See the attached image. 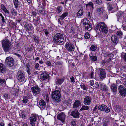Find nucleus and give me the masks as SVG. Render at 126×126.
Listing matches in <instances>:
<instances>
[{"label": "nucleus", "instance_id": "1", "mask_svg": "<svg viewBox=\"0 0 126 126\" xmlns=\"http://www.w3.org/2000/svg\"><path fill=\"white\" fill-rule=\"evenodd\" d=\"M95 29L97 31L99 30L100 31L106 33L108 32V29L106 25L103 22H101L96 26Z\"/></svg>", "mask_w": 126, "mask_h": 126}, {"label": "nucleus", "instance_id": "2", "mask_svg": "<svg viewBox=\"0 0 126 126\" xmlns=\"http://www.w3.org/2000/svg\"><path fill=\"white\" fill-rule=\"evenodd\" d=\"M2 46L3 49L5 51L9 50L10 48L11 44L10 41L5 38L2 41Z\"/></svg>", "mask_w": 126, "mask_h": 126}, {"label": "nucleus", "instance_id": "3", "mask_svg": "<svg viewBox=\"0 0 126 126\" xmlns=\"http://www.w3.org/2000/svg\"><path fill=\"white\" fill-rule=\"evenodd\" d=\"M52 98L55 102H60L61 99V95L60 92L58 90L53 91L52 93Z\"/></svg>", "mask_w": 126, "mask_h": 126}, {"label": "nucleus", "instance_id": "4", "mask_svg": "<svg viewBox=\"0 0 126 126\" xmlns=\"http://www.w3.org/2000/svg\"><path fill=\"white\" fill-rule=\"evenodd\" d=\"M64 37L63 34L60 33H57L53 38V41L55 43H60L63 41Z\"/></svg>", "mask_w": 126, "mask_h": 126}, {"label": "nucleus", "instance_id": "5", "mask_svg": "<svg viewBox=\"0 0 126 126\" xmlns=\"http://www.w3.org/2000/svg\"><path fill=\"white\" fill-rule=\"evenodd\" d=\"M41 116H39L37 114H33L31 115L30 118V123L32 126H35V122L37 120H39V118H41Z\"/></svg>", "mask_w": 126, "mask_h": 126}, {"label": "nucleus", "instance_id": "6", "mask_svg": "<svg viewBox=\"0 0 126 126\" xmlns=\"http://www.w3.org/2000/svg\"><path fill=\"white\" fill-rule=\"evenodd\" d=\"M14 64V61L11 57H8L6 58L5 60V64L7 66L12 67Z\"/></svg>", "mask_w": 126, "mask_h": 126}, {"label": "nucleus", "instance_id": "7", "mask_svg": "<svg viewBox=\"0 0 126 126\" xmlns=\"http://www.w3.org/2000/svg\"><path fill=\"white\" fill-rule=\"evenodd\" d=\"M85 27V29L88 30H91L92 28L91 24L89 21L86 19H84L82 22Z\"/></svg>", "mask_w": 126, "mask_h": 126}, {"label": "nucleus", "instance_id": "8", "mask_svg": "<svg viewBox=\"0 0 126 126\" xmlns=\"http://www.w3.org/2000/svg\"><path fill=\"white\" fill-rule=\"evenodd\" d=\"M65 47L67 50L69 52L73 51L75 49V47L73 44L71 42H67L65 45Z\"/></svg>", "mask_w": 126, "mask_h": 126}, {"label": "nucleus", "instance_id": "9", "mask_svg": "<svg viewBox=\"0 0 126 126\" xmlns=\"http://www.w3.org/2000/svg\"><path fill=\"white\" fill-rule=\"evenodd\" d=\"M17 76L18 80L19 82H22L24 81L25 76L23 71H19Z\"/></svg>", "mask_w": 126, "mask_h": 126}, {"label": "nucleus", "instance_id": "10", "mask_svg": "<svg viewBox=\"0 0 126 126\" xmlns=\"http://www.w3.org/2000/svg\"><path fill=\"white\" fill-rule=\"evenodd\" d=\"M98 108L99 110H110L109 108L104 104L100 105L98 106L96 105L94 108V110H96Z\"/></svg>", "mask_w": 126, "mask_h": 126}, {"label": "nucleus", "instance_id": "11", "mask_svg": "<svg viewBox=\"0 0 126 126\" xmlns=\"http://www.w3.org/2000/svg\"><path fill=\"white\" fill-rule=\"evenodd\" d=\"M118 90L121 96H124L126 94L125 88L122 85H120L118 88Z\"/></svg>", "mask_w": 126, "mask_h": 126}, {"label": "nucleus", "instance_id": "12", "mask_svg": "<svg viewBox=\"0 0 126 126\" xmlns=\"http://www.w3.org/2000/svg\"><path fill=\"white\" fill-rule=\"evenodd\" d=\"M65 117V115L64 113L62 112L59 114L57 116V118L63 123L64 122Z\"/></svg>", "mask_w": 126, "mask_h": 126}, {"label": "nucleus", "instance_id": "13", "mask_svg": "<svg viewBox=\"0 0 126 126\" xmlns=\"http://www.w3.org/2000/svg\"><path fill=\"white\" fill-rule=\"evenodd\" d=\"M49 76L48 74L46 72H43L40 75V79L41 80H44L48 78Z\"/></svg>", "mask_w": 126, "mask_h": 126}, {"label": "nucleus", "instance_id": "14", "mask_svg": "<svg viewBox=\"0 0 126 126\" xmlns=\"http://www.w3.org/2000/svg\"><path fill=\"white\" fill-rule=\"evenodd\" d=\"M99 76L101 79H102L105 78L106 74L103 69H100L99 70Z\"/></svg>", "mask_w": 126, "mask_h": 126}, {"label": "nucleus", "instance_id": "15", "mask_svg": "<svg viewBox=\"0 0 126 126\" xmlns=\"http://www.w3.org/2000/svg\"><path fill=\"white\" fill-rule=\"evenodd\" d=\"M32 89L33 93L36 94H39L40 91L39 88L37 86H35L32 87Z\"/></svg>", "mask_w": 126, "mask_h": 126}, {"label": "nucleus", "instance_id": "16", "mask_svg": "<svg viewBox=\"0 0 126 126\" xmlns=\"http://www.w3.org/2000/svg\"><path fill=\"white\" fill-rule=\"evenodd\" d=\"M81 102L79 100H76L73 104V108H79L81 106Z\"/></svg>", "mask_w": 126, "mask_h": 126}, {"label": "nucleus", "instance_id": "17", "mask_svg": "<svg viewBox=\"0 0 126 126\" xmlns=\"http://www.w3.org/2000/svg\"><path fill=\"white\" fill-rule=\"evenodd\" d=\"M65 80V78L63 77L60 78H59L57 79L56 83L57 85H61Z\"/></svg>", "mask_w": 126, "mask_h": 126}, {"label": "nucleus", "instance_id": "18", "mask_svg": "<svg viewBox=\"0 0 126 126\" xmlns=\"http://www.w3.org/2000/svg\"><path fill=\"white\" fill-rule=\"evenodd\" d=\"M91 101V98L90 97L87 96L85 97L84 99V103L87 105H89Z\"/></svg>", "mask_w": 126, "mask_h": 126}, {"label": "nucleus", "instance_id": "19", "mask_svg": "<svg viewBox=\"0 0 126 126\" xmlns=\"http://www.w3.org/2000/svg\"><path fill=\"white\" fill-rule=\"evenodd\" d=\"M32 24H28L26 23L24 25V27L26 30L28 31H29L32 28Z\"/></svg>", "mask_w": 126, "mask_h": 126}, {"label": "nucleus", "instance_id": "20", "mask_svg": "<svg viewBox=\"0 0 126 126\" xmlns=\"http://www.w3.org/2000/svg\"><path fill=\"white\" fill-rule=\"evenodd\" d=\"M72 116H73L75 118H78L79 114L78 112V111H75L72 112L71 113Z\"/></svg>", "mask_w": 126, "mask_h": 126}, {"label": "nucleus", "instance_id": "21", "mask_svg": "<svg viewBox=\"0 0 126 126\" xmlns=\"http://www.w3.org/2000/svg\"><path fill=\"white\" fill-rule=\"evenodd\" d=\"M111 40L114 43L117 44L118 41V40L116 36L113 35L111 37Z\"/></svg>", "mask_w": 126, "mask_h": 126}, {"label": "nucleus", "instance_id": "22", "mask_svg": "<svg viewBox=\"0 0 126 126\" xmlns=\"http://www.w3.org/2000/svg\"><path fill=\"white\" fill-rule=\"evenodd\" d=\"M39 104L41 107V109L42 110H44L46 106L45 102L44 100H41L40 101Z\"/></svg>", "mask_w": 126, "mask_h": 126}, {"label": "nucleus", "instance_id": "23", "mask_svg": "<svg viewBox=\"0 0 126 126\" xmlns=\"http://www.w3.org/2000/svg\"><path fill=\"white\" fill-rule=\"evenodd\" d=\"M6 67L2 63H0V72L2 73L4 72L5 71Z\"/></svg>", "mask_w": 126, "mask_h": 126}, {"label": "nucleus", "instance_id": "24", "mask_svg": "<svg viewBox=\"0 0 126 126\" xmlns=\"http://www.w3.org/2000/svg\"><path fill=\"white\" fill-rule=\"evenodd\" d=\"M13 2L14 5L15 6L16 9H17L20 5V2L18 0H13Z\"/></svg>", "mask_w": 126, "mask_h": 126}, {"label": "nucleus", "instance_id": "25", "mask_svg": "<svg viewBox=\"0 0 126 126\" xmlns=\"http://www.w3.org/2000/svg\"><path fill=\"white\" fill-rule=\"evenodd\" d=\"M100 88L101 90L103 91H107L108 89L106 85L104 83H101L100 84Z\"/></svg>", "mask_w": 126, "mask_h": 126}, {"label": "nucleus", "instance_id": "26", "mask_svg": "<svg viewBox=\"0 0 126 126\" xmlns=\"http://www.w3.org/2000/svg\"><path fill=\"white\" fill-rule=\"evenodd\" d=\"M112 91L113 92H115L117 89V86L114 84H111L110 87Z\"/></svg>", "mask_w": 126, "mask_h": 126}, {"label": "nucleus", "instance_id": "27", "mask_svg": "<svg viewBox=\"0 0 126 126\" xmlns=\"http://www.w3.org/2000/svg\"><path fill=\"white\" fill-rule=\"evenodd\" d=\"M83 13V8H81L77 12V16H82Z\"/></svg>", "mask_w": 126, "mask_h": 126}, {"label": "nucleus", "instance_id": "28", "mask_svg": "<svg viewBox=\"0 0 126 126\" xmlns=\"http://www.w3.org/2000/svg\"><path fill=\"white\" fill-rule=\"evenodd\" d=\"M11 13L14 16H16L17 14L16 11L14 8L12 9L11 10Z\"/></svg>", "mask_w": 126, "mask_h": 126}, {"label": "nucleus", "instance_id": "29", "mask_svg": "<svg viewBox=\"0 0 126 126\" xmlns=\"http://www.w3.org/2000/svg\"><path fill=\"white\" fill-rule=\"evenodd\" d=\"M97 12L100 14H102L104 11L103 9L101 7H99L97 8Z\"/></svg>", "mask_w": 126, "mask_h": 126}, {"label": "nucleus", "instance_id": "30", "mask_svg": "<svg viewBox=\"0 0 126 126\" xmlns=\"http://www.w3.org/2000/svg\"><path fill=\"white\" fill-rule=\"evenodd\" d=\"M68 15V13L65 12L63 13L61 16H59V17H61L63 19L66 17Z\"/></svg>", "mask_w": 126, "mask_h": 126}, {"label": "nucleus", "instance_id": "31", "mask_svg": "<svg viewBox=\"0 0 126 126\" xmlns=\"http://www.w3.org/2000/svg\"><path fill=\"white\" fill-rule=\"evenodd\" d=\"M93 4L92 2H90L88 4H86V7H90L91 9V8L93 9Z\"/></svg>", "mask_w": 126, "mask_h": 126}, {"label": "nucleus", "instance_id": "32", "mask_svg": "<svg viewBox=\"0 0 126 126\" xmlns=\"http://www.w3.org/2000/svg\"><path fill=\"white\" fill-rule=\"evenodd\" d=\"M91 60L93 61H96L97 60V57L96 56H92L90 57Z\"/></svg>", "mask_w": 126, "mask_h": 126}, {"label": "nucleus", "instance_id": "33", "mask_svg": "<svg viewBox=\"0 0 126 126\" xmlns=\"http://www.w3.org/2000/svg\"><path fill=\"white\" fill-rule=\"evenodd\" d=\"M10 95L7 93L4 94V98L6 100L9 99Z\"/></svg>", "mask_w": 126, "mask_h": 126}, {"label": "nucleus", "instance_id": "34", "mask_svg": "<svg viewBox=\"0 0 126 126\" xmlns=\"http://www.w3.org/2000/svg\"><path fill=\"white\" fill-rule=\"evenodd\" d=\"M69 35H74L75 36L76 35V33H75V31L74 30H71L70 32L69 33Z\"/></svg>", "mask_w": 126, "mask_h": 126}, {"label": "nucleus", "instance_id": "35", "mask_svg": "<svg viewBox=\"0 0 126 126\" xmlns=\"http://www.w3.org/2000/svg\"><path fill=\"white\" fill-rule=\"evenodd\" d=\"M88 109V106L84 105L82 106V108L80 109V110H86Z\"/></svg>", "mask_w": 126, "mask_h": 126}, {"label": "nucleus", "instance_id": "36", "mask_svg": "<svg viewBox=\"0 0 126 126\" xmlns=\"http://www.w3.org/2000/svg\"><path fill=\"white\" fill-rule=\"evenodd\" d=\"M63 19L61 17H60L58 19V21L59 23L61 25H62L63 23Z\"/></svg>", "mask_w": 126, "mask_h": 126}, {"label": "nucleus", "instance_id": "37", "mask_svg": "<svg viewBox=\"0 0 126 126\" xmlns=\"http://www.w3.org/2000/svg\"><path fill=\"white\" fill-rule=\"evenodd\" d=\"M93 2L95 3H96L97 4L100 5L102 2V1L101 0H91Z\"/></svg>", "mask_w": 126, "mask_h": 126}, {"label": "nucleus", "instance_id": "38", "mask_svg": "<svg viewBox=\"0 0 126 126\" xmlns=\"http://www.w3.org/2000/svg\"><path fill=\"white\" fill-rule=\"evenodd\" d=\"M121 57L126 62V53H122L121 55Z\"/></svg>", "mask_w": 126, "mask_h": 126}, {"label": "nucleus", "instance_id": "39", "mask_svg": "<svg viewBox=\"0 0 126 126\" xmlns=\"http://www.w3.org/2000/svg\"><path fill=\"white\" fill-rule=\"evenodd\" d=\"M97 48V47L95 46L92 45L90 47V49L92 51H95Z\"/></svg>", "mask_w": 126, "mask_h": 126}, {"label": "nucleus", "instance_id": "40", "mask_svg": "<svg viewBox=\"0 0 126 126\" xmlns=\"http://www.w3.org/2000/svg\"><path fill=\"white\" fill-rule=\"evenodd\" d=\"M28 100V97L27 96H25L24 97L23 99L22 100V101L24 103H26L27 102Z\"/></svg>", "mask_w": 126, "mask_h": 126}, {"label": "nucleus", "instance_id": "41", "mask_svg": "<svg viewBox=\"0 0 126 126\" xmlns=\"http://www.w3.org/2000/svg\"><path fill=\"white\" fill-rule=\"evenodd\" d=\"M43 32L45 33V34L47 36L49 34L48 30L46 29H43Z\"/></svg>", "mask_w": 126, "mask_h": 126}, {"label": "nucleus", "instance_id": "42", "mask_svg": "<svg viewBox=\"0 0 126 126\" xmlns=\"http://www.w3.org/2000/svg\"><path fill=\"white\" fill-rule=\"evenodd\" d=\"M90 37V34L88 32L86 33L84 36L85 38L86 39L89 38Z\"/></svg>", "mask_w": 126, "mask_h": 126}, {"label": "nucleus", "instance_id": "43", "mask_svg": "<svg viewBox=\"0 0 126 126\" xmlns=\"http://www.w3.org/2000/svg\"><path fill=\"white\" fill-rule=\"evenodd\" d=\"M32 50V48L31 47H28L26 49V51L28 52H31Z\"/></svg>", "mask_w": 126, "mask_h": 126}, {"label": "nucleus", "instance_id": "44", "mask_svg": "<svg viewBox=\"0 0 126 126\" xmlns=\"http://www.w3.org/2000/svg\"><path fill=\"white\" fill-rule=\"evenodd\" d=\"M34 24L37 25L40 23V21L39 19L37 18L36 20L34 21Z\"/></svg>", "mask_w": 126, "mask_h": 126}, {"label": "nucleus", "instance_id": "45", "mask_svg": "<svg viewBox=\"0 0 126 126\" xmlns=\"http://www.w3.org/2000/svg\"><path fill=\"white\" fill-rule=\"evenodd\" d=\"M117 34L118 36H120L121 37L122 36V32L120 31H118L117 33Z\"/></svg>", "mask_w": 126, "mask_h": 126}, {"label": "nucleus", "instance_id": "46", "mask_svg": "<svg viewBox=\"0 0 126 126\" xmlns=\"http://www.w3.org/2000/svg\"><path fill=\"white\" fill-rule=\"evenodd\" d=\"M81 87L82 89L83 90H85L86 88V86L83 83H82L81 84Z\"/></svg>", "mask_w": 126, "mask_h": 126}, {"label": "nucleus", "instance_id": "47", "mask_svg": "<svg viewBox=\"0 0 126 126\" xmlns=\"http://www.w3.org/2000/svg\"><path fill=\"white\" fill-rule=\"evenodd\" d=\"M62 7L61 6H58L57 8V10L59 13H60L62 11Z\"/></svg>", "mask_w": 126, "mask_h": 126}, {"label": "nucleus", "instance_id": "48", "mask_svg": "<svg viewBox=\"0 0 126 126\" xmlns=\"http://www.w3.org/2000/svg\"><path fill=\"white\" fill-rule=\"evenodd\" d=\"M71 124L72 126H76V121L75 120H73L71 122Z\"/></svg>", "mask_w": 126, "mask_h": 126}, {"label": "nucleus", "instance_id": "49", "mask_svg": "<svg viewBox=\"0 0 126 126\" xmlns=\"http://www.w3.org/2000/svg\"><path fill=\"white\" fill-rule=\"evenodd\" d=\"M33 38L34 39V40L36 42H38V37H37L36 36H34L33 37Z\"/></svg>", "mask_w": 126, "mask_h": 126}, {"label": "nucleus", "instance_id": "50", "mask_svg": "<svg viewBox=\"0 0 126 126\" xmlns=\"http://www.w3.org/2000/svg\"><path fill=\"white\" fill-rule=\"evenodd\" d=\"M94 73L93 72H92L89 75L90 78H89V79H91L94 77Z\"/></svg>", "mask_w": 126, "mask_h": 126}, {"label": "nucleus", "instance_id": "51", "mask_svg": "<svg viewBox=\"0 0 126 126\" xmlns=\"http://www.w3.org/2000/svg\"><path fill=\"white\" fill-rule=\"evenodd\" d=\"M46 99L47 102H48L49 101V95L48 94H46Z\"/></svg>", "mask_w": 126, "mask_h": 126}, {"label": "nucleus", "instance_id": "52", "mask_svg": "<svg viewBox=\"0 0 126 126\" xmlns=\"http://www.w3.org/2000/svg\"><path fill=\"white\" fill-rule=\"evenodd\" d=\"M94 86L96 88H99V85L98 83L96 82L94 84Z\"/></svg>", "mask_w": 126, "mask_h": 126}, {"label": "nucleus", "instance_id": "53", "mask_svg": "<svg viewBox=\"0 0 126 126\" xmlns=\"http://www.w3.org/2000/svg\"><path fill=\"white\" fill-rule=\"evenodd\" d=\"M89 83V84L91 86H93L94 83V82L93 80H90Z\"/></svg>", "mask_w": 126, "mask_h": 126}, {"label": "nucleus", "instance_id": "54", "mask_svg": "<svg viewBox=\"0 0 126 126\" xmlns=\"http://www.w3.org/2000/svg\"><path fill=\"white\" fill-rule=\"evenodd\" d=\"M107 63V61H106L105 60L102 61L101 62V63L103 65H105Z\"/></svg>", "mask_w": 126, "mask_h": 126}, {"label": "nucleus", "instance_id": "55", "mask_svg": "<svg viewBox=\"0 0 126 126\" xmlns=\"http://www.w3.org/2000/svg\"><path fill=\"white\" fill-rule=\"evenodd\" d=\"M0 16L1 17L2 20L3 22H5L4 17H3L2 14L0 13Z\"/></svg>", "mask_w": 126, "mask_h": 126}, {"label": "nucleus", "instance_id": "56", "mask_svg": "<svg viewBox=\"0 0 126 126\" xmlns=\"http://www.w3.org/2000/svg\"><path fill=\"white\" fill-rule=\"evenodd\" d=\"M5 82V80L4 79L0 78V83H3Z\"/></svg>", "mask_w": 126, "mask_h": 126}, {"label": "nucleus", "instance_id": "57", "mask_svg": "<svg viewBox=\"0 0 126 126\" xmlns=\"http://www.w3.org/2000/svg\"><path fill=\"white\" fill-rule=\"evenodd\" d=\"M21 117L23 118L24 119H26V116L25 114L22 113L21 114Z\"/></svg>", "mask_w": 126, "mask_h": 126}, {"label": "nucleus", "instance_id": "58", "mask_svg": "<svg viewBox=\"0 0 126 126\" xmlns=\"http://www.w3.org/2000/svg\"><path fill=\"white\" fill-rule=\"evenodd\" d=\"M70 79H71V81L73 82L74 83L75 82V81L74 80V77H72L70 78Z\"/></svg>", "mask_w": 126, "mask_h": 126}, {"label": "nucleus", "instance_id": "59", "mask_svg": "<svg viewBox=\"0 0 126 126\" xmlns=\"http://www.w3.org/2000/svg\"><path fill=\"white\" fill-rule=\"evenodd\" d=\"M4 12H5L6 13H9V11L7 10L6 8H5L3 10Z\"/></svg>", "mask_w": 126, "mask_h": 126}, {"label": "nucleus", "instance_id": "60", "mask_svg": "<svg viewBox=\"0 0 126 126\" xmlns=\"http://www.w3.org/2000/svg\"><path fill=\"white\" fill-rule=\"evenodd\" d=\"M108 124V122L106 121H105L104 122L103 126H107Z\"/></svg>", "mask_w": 126, "mask_h": 126}, {"label": "nucleus", "instance_id": "61", "mask_svg": "<svg viewBox=\"0 0 126 126\" xmlns=\"http://www.w3.org/2000/svg\"><path fill=\"white\" fill-rule=\"evenodd\" d=\"M57 64L60 65H62L63 63L62 61H58L57 62Z\"/></svg>", "mask_w": 126, "mask_h": 126}, {"label": "nucleus", "instance_id": "62", "mask_svg": "<svg viewBox=\"0 0 126 126\" xmlns=\"http://www.w3.org/2000/svg\"><path fill=\"white\" fill-rule=\"evenodd\" d=\"M1 9L3 10L4 9L6 8V7H5L4 5L2 4L1 5Z\"/></svg>", "mask_w": 126, "mask_h": 126}, {"label": "nucleus", "instance_id": "63", "mask_svg": "<svg viewBox=\"0 0 126 126\" xmlns=\"http://www.w3.org/2000/svg\"><path fill=\"white\" fill-rule=\"evenodd\" d=\"M39 65L38 63H37L36 64L35 67L36 69H37L39 67Z\"/></svg>", "mask_w": 126, "mask_h": 126}, {"label": "nucleus", "instance_id": "64", "mask_svg": "<svg viewBox=\"0 0 126 126\" xmlns=\"http://www.w3.org/2000/svg\"><path fill=\"white\" fill-rule=\"evenodd\" d=\"M46 64L48 66H50L51 65V62L49 61H47Z\"/></svg>", "mask_w": 126, "mask_h": 126}]
</instances>
